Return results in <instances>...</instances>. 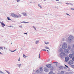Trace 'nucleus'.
Segmentation results:
<instances>
[{"mask_svg":"<svg viewBox=\"0 0 74 74\" xmlns=\"http://www.w3.org/2000/svg\"><path fill=\"white\" fill-rule=\"evenodd\" d=\"M44 70L45 71V72H48V69L47 67H45L44 68Z\"/></svg>","mask_w":74,"mask_h":74,"instance_id":"7","label":"nucleus"},{"mask_svg":"<svg viewBox=\"0 0 74 74\" xmlns=\"http://www.w3.org/2000/svg\"><path fill=\"white\" fill-rule=\"evenodd\" d=\"M69 60V57L68 56L65 58V60L66 62H67Z\"/></svg>","mask_w":74,"mask_h":74,"instance_id":"4","label":"nucleus"},{"mask_svg":"<svg viewBox=\"0 0 74 74\" xmlns=\"http://www.w3.org/2000/svg\"><path fill=\"white\" fill-rule=\"evenodd\" d=\"M71 67H72V68H73V69H74V65H71Z\"/></svg>","mask_w":74,"mask_h":74,"instance_id":"31","label":"nucleus"},{"mask_svg":"<svg viewBox=\"0 0 74 74\" xmlns=\"http://www.w3.org/2000/svg\"><path fill=\"white\" fill-rule=\"evenodd\" d=\"M19 27H22V26H21V25L20 26H19Z\"/></svg>","mask_w":74,"mask_h":74,"instance_id":"48","label":"nucleus"},{"mask_svg":"<svg viewBox=\"0 0 74 74\" xmlns=\"http://www.w3.org/2000/svg\"><path fill=\"white\" fill-rule=\"evenodd\" d=\"M36 73H40V70H37Z\"/></svg>","mask_w":74,"mask_h":74,"instance_id":"19","label":"nucleus"},{"mask_svg":"<svg viewBox=\"0 0 74 74\" xmlns=\"http://www.w3.org/2000/svg\"><path fill=\"white\" fill-rule=\"evenodd\" d=\"M64 66L66 67H67V68H69V67L67 66L66 65H64Z\"/></svg>","mask_w":74,"mask_h":74,"instance_id":"38","label":"nucleus"},{"mask_svg":"<svg viewBox=\"0 0 74 74\" xmlns=\"http://www.w3.org/2000/svg\"><path fill=\"white\" fill-rule=\"evenodd\" d=\"M73 63H74V62L73 60H71L70 61H69L68 62V64H73Z\"/></svg>","mask_w":74,"mask_h":74,"instance_id":"6","label":"nucleus"},{"mask_svg":"<svg viewBox=\"0 0 74 74\" xmlns=\"http://www.w3.org/2000/svg\"><path fill=\"white\" fill-rule=\"evenodd\" d=\"M69 56L70 58H73V55L71 54H70L69 55Z\"/></svg>","mask_w":74,"mask_h":74,"instance_id":"12","label":"nucleus"},{"mask_svg":"<svg viewBox=\"0 0 74 74\" xmlns=\"http://www.w3.org/2000/svg\"><path fill=\"white\" fill-rule=\"evenodd\" d=\"M62 48L63 49H65V48H67V47H62Z\"/></svg>","mask_w":74,"mask_h":74,"instance_id":"24","label":"nucleus"},{"mask_svg":"<svg viewBox=\"0 0 74 74\" xmlns=\"http://www.w3.org/2000/svg\"><path fill=\"white\" fill-rule=\"evenodd\" d=\"M66 4H70L69 3H66Z\"/></svg>","mask_w":74,"mask_h":74,"instance_id":"53","label":"nucleus"},{"mask_svg":"<svg viewBox=\"0 0 74 74\" xmlns=\"http://www.w3.org/2000/svg\"><path fill=\"white\" fill-rule=\"evenodd\" d=\"M0 49H3V47H0Z\"/></svg>","mask_w":74,"mask_h":74,"instance_id":"34","label":"nucleus"},{"mask_svg":"<svg viewBox=\"0 0 74 74\" xmlns=\"http://www.w3.org/2000/svg\"><path fill=\"white\" fill-rule=\"evenodd\" d=\"M38 6L39 7H40V8H42L41 6V5L40 4L38 5Z\"/></svg>","mask_w":74,"mask_h":74,"instance_id":"30","label":"nucleus"},{"mask_svg":"<svg viewBox=\"0 0 74 74\" xmlns=\"http://www.w3.org/2000/svg\"><path fill=\"white\" fill-rule=\"evenodd\" d=\"M66 14L67 15H69V16H70V15H69V14L67 13H66Z\"/></svg>","mask_w":74,"mask_h":74,"instance_id":"44","label":"nucleus"},{"mask_svg":"<svg viewBox=\"0 0 74 74\" xmlns=\"http://www.w3.org/2000/svg\"><path fill=\"white\" fill-rule=\"evenodd\" d=\"M45 48L46 49H49V50H50V49H49V47H45Z\"/></svg>","mask_w":74,"mask_h":74,"instance_id":"9","label":"nucleus"},{"mask_svg":"<svg viewBox=\"0 0 74 74\" xmlns=\"http://www.w3.org/2000/svg\"><path fill=\"white\" fill-rule=\"evenodd\" d=\"M72 56L73 57H74V53H72Z\"/></svg>","mask_w":74,"mask_h":74,"instance_id":"36","label":"nucleus"},{"mask_svg":"<svg viewBox=\"0 0 74 74\" xmlns=\"http://www.w3.org/2000/svg\"><path fill=\"white\" fill-rule=\"evenodd\" d=\"M33 27H34V28L35 30H36V27H35L33 26Z\"/></svg>","mask_w":74,"mask_h":74,"instance_id":"42","label":"nucleus"},{"mask_svg":"<svg viewBox=\"0 0 74 74\" xmlns=\"http://www.w3.org/2000/svg\"><path fill=\"white\" fill-rule=\"evenodd\" d=\"M14 18H18V15L15 14L14 15Z\"/></svg>","mask_w":74,"mask_h":74,"instance_id":"16","label":"nucleus"},{"mask_svg":"<svg viewBox=\"0 0 74 74\" xmlns=\"http://www.w3.org/2000/svg\"><path fill=\"white\" fill-rule=\"evenodd\" d=\"M18 61V62H20V61H21V60L20 59V58H19Z\"/></svg>","mask_w":74,"mask_h":74,"instance_id":"37","label":"nucleus"},{"mask_svg":"<svg viewBox=\"0 0 74 74\" xmlns=\"http://www.w3.org/2000/svg\"><path fill=\"white\" fill-rule=\"evenodd\" d=\"M73 47H74V45H73Z\"/></svg>","mask_w":74,"mask_h":74,"instance_id":"58","label":"nucleus"},{"mask_svg":"<svg viewBox=\"0 0 74 74\" xmlns=\"http://www.w3.org/2000/svg\"><path fill=\"white\" fill-rule=\"evenodd\" d=\"M5 71L7 72V73H8V74H10V73L9 72H8V71H7L5 70Z\"/></svg>","mask_w":74,"mask_h":74,"instance_id":"22","label":"nucleus"},{"mask_svg":"<svg viewBox=\"0 0 74 74\" xmlns=\"http://www.w3.org/2000/svg\"><path fill=\"white\" fill-rule=\"evenodd\" d=\"M16 49L15 50H14L13 51H12V50H11L10 49H9V51H10L11 52H15V51H16Z\"/></svg>","mask_w":74,"mask_h":74,"instance_id":"13","label":"nucleus"},{"mask_svg":"<svg viewBox=\"0 0 74 74\" xmlns=\"http://www.w3.org/2000/svg\"><path fill=\"white\" fill-rule=\"evenodd\" d=\"M47 51H48L47 53H49V51H48V50H47Z\"/></svg>","mask_w":74,"mask_h":74,"instance_id":"40","label":"nucleus"},{"mask_svg":"<svg viewBox=\"0 0 74 74\" xmlns=\"http://www.w3.org/2000/svg\"><path fill=\"white\" fill-rule=\"evenodd\" d=\"M73 36H70L68 38V40L69 41H71V40H73Z\"/></svg>","mask_w":74,"mask_h":74,"instance_id":"3","label":"nucleus"},{"mask_svg":"<svg viewBox=\"0 0 74 74\" xmlns=\"http://www.w3.org/2000/svg\"><path fill=\"white\" fill-rule=\"evenodd\" d=\"M7 18H8V20L9 21L10 20V18H9V17H8Z\"/></svg>","mask_w":74,"mask_h":74,"instance_id":"32","label":"nucleus"},{"mask_svg":"<svg viewBox=\"0 0 74 74\" xmlns=\"http://www.w3.org/2000/svg\"><path fill=\"white\" fill-rule=\"evenodd\" d=\"M0 49H3V47H0Z\"/></svg>","mask_w":74,"mask_h":74,"instance_id":"33","label":"nucleus"},{"mask_svg":"<svg viewBox=\"0 0 74 74\" xmlns=\"http://www.w3.org/2000/svg\"><path fill=\"white\" fill-rule=\"evenodd\" d=\"M52 64H49L46 65V66L49 69H51L52 68Z\"/></svg>","mask_w":74,"mask_h":74,"instance_id":"1","label":"nucleus"},{"mask_svg":"<svg viewBox=\"0 0 74 74\" xmlns=\"http://www.w3.org/2000/svg\"><path fill=\"white\" fill-rule=\"evenodd\" d=\"M24 34H27V32L26 33H24Z\"/></svg>","mask_w":74,"mask_h":74,"instance_id":"45","label":"nucleus"},{"mask_svg":"<svg viewBox=\"0 0 74 74\" xmlns=\"http://www.w3.org/2000/svg\"><path fill=\"white\" fill-rule=\"evenodd\" d=\"M45 49H42V51H45Z\"/></svg>","mask_w":74,"mask_h":74,"instance_id":"47","label":"nucleus"},{"mask_svg":"<svg viewBox=\"0 0 74 74\" xmlns=\"http://www.w3.org/2000/svg\"><path fill=\"white\" fill-rule=\"evenodd\" d=\"M19 17H21V15L20 14H19L18 15V18H19Z\"/></svg>","mask_w":74,"mask_h":74,"instance_id":"23","label":"nucleus"},{"mask_svg":"<svg viewBox=\"0 0 74 74\" xmlns=\"http://www.w3.org/2000/svg\"><path fill=\"white\" fill-rule=\"evenodd\" d=\"M68 48L69 49H70V48H71V47H68Z\"/></svg>","mask_w":74,"mask_h":74,"instance_id":"39","label":"nucleus"},{"mask_svg":"<svg viewBox=\"0 0 74 74\" xmlns=\"http://www.w3.org/2000/svg\"><path fill=\"white\" fill-rule=\"evenodd\" d=\"M1 25H2V26H3V27H4V26H5V25L3 23H1Z\"/></svg>","mask_w":74,"mask_h":74,"instance_id":"17","label":"nucleus"},{"mask_svg":"<svg viewBox=\"0 0 74 74\" xmlns=\"http://www.w3.org/2000/svg\"><path fill=\"white\" fill-rule=\"evenodd\" d=\"M45 51H47V50H46L45 49Z\"/></svg>","mask_w":74,"mask_h":74,"instance_id":"57","label":"nucleus"},{"mask_svg":"<svg viewBox=\"0 0 74 74\" xmlns=\"http://www.w3.org/2000/svg\"><path fill=\"white\" fill-rule=\"evenodd\" d=\"M15 14H14V13H12L11 14V15L13 16V17H14L15 16Z\"/></svg>","mask_w":74,"mask_h":74,"instance_id":"14","label":"nucleus"},{"mask_svg":"<svg viewBox=\"0 0 74 74\" xmlns=\"http://www.w3.org/2000/svg\"><path fill=\"white\" fill-rule=\"evenodd\" d=\"M67 45L66 43H64L62 46V47H67Z\"/></svg>","mask_w":74,"mask_h":74,"instance_id":"8","label":"nucleus"},{"mask_svg":"<svg viewBox=\"0 0 74 74\" xmlns=\"http://www.w3.org/2000/svg\"><path fill=\"white\" fill-rule=\"evenodd\" d=\"M64 73L63 71H62L61 72V74H63Z\"/></svg>","mask_w":74,"mask_h":74,"instance_id":"27","label":"nucleus"},{"mask_svg":"<svg viewBox=\"0 0 74 74\" xmlns=\"http://www.w3.org/2000/svg\"><path fill=\"white\" fill-rule=\"evenodd\" d=\"M22 14H23L24 16H26L27 14L26 13H22Z\"/></svg>","mask_w":74,"mask_h":74,"instance_id":"11","label":"nucleus"},{"mask_svg":"<svg viewBox=\"0 0 74 74\" xmlns=\"http://www.w3.org/2000/svg\"><path fill=\"white\" fill-rule=\"evenodd\" d=\"M23 57L24 58H27V56H25V54H23Z\"/></svg>","mask_w":74,"mask_h":74,"instance_id":"10","label":"nucleus"},{"mask_svg":"<svg viewBox=\"0 0 74 74\" xmlns=\"http://www.w3.org/2000/svg\"><path fill=\"white\" fill-rule=\"evenodd\" d=\"M56 64H58V62H56Z\"/></svg>","mask_w":74,"mask_h":74,"instance_id":"49","label":"nucleus"},{"mask_svg":"<svg viewBox=\"0 0 74 74\" xmlns=\"http://www.w3.org/2000/svg\"><path fill=\"white\" fill-rule=\"evenodd\" d=\"M60 55L61 56V57H62L63 56H64L65 55V53H63V52H61L60 54Z\"/></svg>","mask_w":74,"mask_h":74,"instance_id":"5","label":"nucleus"},{"mask_svg":"<svg viewBox=\"0 0 74 74\" xmlns=\"http://www.w3.org/2000/svg\"><path fill=\"white\" fill-rule=\"evenodd\" d=\"M17 65L18 67H19L20 68L21 67V64H17Z\"/></svg>","mask_w":74,"mask_h":74,"instance_id":"15","label":"nucleus"},{"mask_svg":"<svg viewBox=\"0 0 74 74\" xmlns=\"http://www.w3.org/2000/svg\"><path fill=\"white\" fill-rule=\"evenodd\" d=\"M39 42V41H36V42H35V44H38Z\"/></svg>","mask_w":74,"mask_h":74,"instance_id":"21","label":"nucleus"},{"mask_svg":"<svg viewBox=\"0 0 74 74\" xmlns=\"http://www.w3.org/2000/svg\"><path fill=\"white\" fill-rule=\"evenodd\" d=\"M53 72H52V71H51L50 72L49 74H52Z\"/></svg>","mask_w":74,"mask_h":74,"instance_id":"29","label":"nucleus"},{"mask_svg":"<svg viewBox=\"0 0 74 74\" xmlns=\"http://www.w3.org/2000/svg\"><path fill=\"white\" fill-rule=\"evenodd\" d=\"M40 70L41 72H42V68H40Z\"/></svg>","mask_w":74,"mask_h":74,"instance_id":"28","label":"nucleus"},{"mask_svg":"<svg viewBox=\"0 0 74 74\" xmlns=\"http://www.w3.org/2000/svg\"><path fill=\"white\" fill-rule=\"evenodd\" d=\"M0 49H3V47H0Z\"/></svg>","mask_w":74,"mask_h":74,"instance_id":"35","label":"nucleus"},{"mask_svg":"<svg viewBox=\"0 0 74 74\" xmlns=\"http://www.w3.org/2000/svg\"><path fill=\"white\" fill-rule=\"evenodd\" d=\"M56 0V1H59V0Z\"/></svg>","mask_w":74,"mask_h":74,"instance_id":"52","label":"nucleus"},{"mask_svg":"<svg viewBox=\"0 0 74 74\" xmlns=\"http://www.w3.org/2000/svg\"><path fill=\"white\" fill-rule=\"evenodd\" d=\"M0 73H1V74H5V73H4V72L1 71H0Z\"/></svg>","mask_w":74,"mask_h":74,"instance_id":"20","label":"nucleus"},{"mask_svg":"<svg viewBox=\"0 0 74 74\" xmlns=\"http://www.w3.org/2000/svg\"><path fill=\"white\" fill-rule=\"evenodd\" d=\"M0 54H2V53H1V52H0Z\"/></svg>","mask_w":74,"mask_h":74,"instance_id":"54","label":"nucleus"},{"mask_svg":"<svg viewBox=\"0 0 74 74\" xmlns=\"http://www.w3.org/2000/svg\"><path fill=\"white\" fill-rule=\"evenodd\" d=\"M39 58H40V54L39 55Z\"/></svg>","mask_w":74,"mask_h":74,"instance_id":"41","label":"nucleus"},{"mask_svg":"<svg viewBox=\"0 0 74 74\" xmlns=\"http://www.w3.org/2000/svg\"><path fill=\"white\" fill-rule=\"evenodd\" d=\"M64 53H70V51H69V50L67 49H64Z\"/></svg>","mask_w":74,"mask_h":74,"instance_id":"2","label":"nucleus"},{"mask_svg":"<svg viewBox=\"0 0 74 74\" xmlns=\"http://www.w3.org/2000/svg\"><path fill=\"white\" fill-rule=\"evenodd\" d=\"M4 49H5V47H4Z\"/></svg>","mask_w":74,"mask_h":74,"instance_id":"56","label":"nucleus"},{"mask_svg":"<svg viewBox=\"0 0 74 74\" xmlns=\"http://www.w3.org/2000/svg\"><path fill=\"white\" fill-rule=\"evenodd\" d=\"M19 1H20V0H17V2H19Z\"/></svg>","mask_w":74,"mask_h":74,"instance_id":"43","label":"nucleus"},{"mask_svg":"<svg viewBox=\"0 0 74 74\" xmlns=\"http://www.w3.org/2000/svg\"><path fill=\"white\" fill-rule=\"evenodd\" d=\"M59 68L60 69H63V66H60Z\"/></svg>","mask_w":74,"mask_h":74,"instance_id":"26","label":"nucleus"},{"mask_svg":"<svg viewBox=\"0 0 74 74\" xmlns=\"http://www.w3.org/2000/svg\"><path fill=\"white\" fill-rule=\"evenodd\" d=\"M60 52H63L62 51H63V49H62L61 48L60 49Z\"/></svg>","mask_w":74,"mask_h":74,"instance_id":"25","label":"nucleus"},{"mask_svg":"<svg viewBox=\"0 0 74 74\" xmlns=\"http://www.w3.org/2000/svg\"><path fill=\"white\" fill-rule=\"evenodd\" d=\"M53 63H56V62H53Z\"/></svg>","mask_w":74,"mask_h":74,"instance_id":"51","label":"nucleus"},{"mask_svg":"<svg viewBox=\"0 0 74 74\" xmlns=\"http://www.w3.org/2000/svg\"><path fill=\"white\" fill-rule=\"evenodd\" d=\"M45 43L46 44H49V42H45Z\"/></svg>","mask_w":74,"mask_h":74,"instance_id":"18","label":"nucleus"},{"mask_svg":"<svg viewBox=\"0 0 74 74\" xmlns=\"http://www.w3.org/2000/svg\"><path fill=\"white\" fill-rule=\"evenodd\" d=\"M9 27H12V26H9Z\"/></svg>","mask_w":74,"mask_h":74,"instance_id":"55","label":"nucleus"},{"mask_svg":"<svg viewBox=\"0 0 74 74\" xmlns=\"http://www.w3.org/2000/svg\"><path fill=\"white\" fill-rule=\"evenodd\" d=\"M32 49H34V47H32Z\"/></svg>","mask_w":74,"mask_h":74,"instance_id":"50","label":"nucleus"},{"mask_svg":"<svg viewBox=\"0 0 74 74\" xmlns=\"http://www.w3.org/2000/svg\"><path fill=\"white\" fill-rule=\"evenodd\" d=\"M71 10H74V9H73L72 8H71Z\"/></svg>","mask_w":74,"mask_h":74,"instance_id":"46","label":"nucleus"}]
</instances>
